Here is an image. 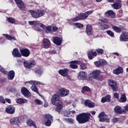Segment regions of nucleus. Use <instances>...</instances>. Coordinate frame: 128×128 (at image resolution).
Segmentation results:
<instances>
[{
	"label": "nucleus",
	"mask_w": 128,
	"mask_h": 128,
	"mask_svg": "<svg viewBox=\"0 0 128 128\" xmlns=\"http://www.w3.org/2000/svg\"><path fill=\"white\" fill-rule=\"evenodd\" d=\"M51 102L52 104L57 106L56 108V112H60L62 110V102L60 100V96L58 94H54L52 96L51 99Z\"/></svg>",
	"instance_id": "f257e3e1"
},
{
	"label": "nucleus",
	"mask_w": 128,
	"mask_h": 128,
	"mask_svg": "<svg viewBox=\"0 0 128 128\" xmlns=\"http://www.w3.org/2000/svg\"><path fill=\"white\" fill-rule=\"evenodd\" d=\"M92 115L90 113H82L76 116V120L78 124H82L88 122Z\"/></svg>",
	"instance_id": "f03ea898"
},
{
	"label": "nucleus",
	"mask_w": 128,
	"mask_h": 128,
	"mask_svg": "<svg viewBox=\"0 0 128 128\" xmlns=\"http://www.w3.org/2000/svg\"><path fill=\"white\" fill-rule=\"evenodd\" d=\"M28 24L30 26H38V24L42 28H43L44 30L46 32V34H50V32H52V26H46L44 24H40L39 21H30L28 22Z\"/></svg>",
	"instance_id": "7ed1b4c3"
},
{
	"label": "nucleus",
	"mask_w": 128,
	"mask_h": 128,
	"mask_svg": "<svg viewBox=\"0 0 128 128\" xmlns=\"http://www.w3.org/2000/svg\"><path fill=\"white\" fill-rule=\"evenodd\" d=\"M30 14H31L32 18H38L44 16V10H38L37 11L31 10L30 11Z\"/></svg>",
	"instance_id": "20e7f679"
},
{
	"label": "nucleus",
	"mask_w": 128,
	"mask_h": 128,
	"mask_svg": "<svg viewBox=\"0 0 128 128\" xmlns=\"http://www.w3.org/2000/svg\"><path fill=\"white\" fill-rule=\"evenodd\" d=\"M108 83L109 86H110L112 90L114 92H116V90H118L116 82L112 80H108Z\"/></svg>",
	"instance_id": "39448f33"
},
{
	"label": "nucleus",
	"mask_w": 128,
	"mask_h": 128,
	"mask_svg": "<svg viewBox=\"0 0 128 128\" xmlns=\"http://www.w3.org/2000/svg\"><path fill=\"white\" fill-rule=\"evenodd\" d=\"M10 124L14 126H18L20 124V122H22L20 117L12 118L11 119H10Z\"/></svg>",
	"instance_id": "423d86ee"
},
{
	"label": "nucleus",
	"mask_w": 128,
	"mask_h": 128,
	"mask_svg": "<svg viewBox=\"0 0 128 128\" xmlns=\"http://www.w3.org/2000/svg\"><path fill=\"white\" fill-rule=\"evenodd\" d=\"M14 2L20 10H26V6H24V3L22 0H14Z\"/></svg>",
	"instance_id": "0eeeda50"
},
{
	"label": "nucleus",
	"mask_w": 128,
	"mask_h": 128,
	"mask_svg": "<svg viewBox=\"0 0 128 128\" xmlns=\"http://www.w3.org/2000/svg\"><path fill=\"white\" fill-rule=\"evenodd\" d=\"M106 113L104 112H102L99 114L98 116V118H99V122H110V119L108 118H104V115Z\"/></svg>",
	"instance_id": "6e6552de"
},
{
	"label": "nucleus",
	"mask_w": 128,
	"mask_h": 128,
	"mask_svg": "<svg viewBox=\"0 0 128 128\" xmlns=\"http://www.w3.org/2000/svg\"><path fill=\"white\" fill-rule=\"evenodd\" d=\"M59 94L60 96L64 98L68 96L70 94V90L68 89H64V88H62L59 90Z\"/></svg>",
	"instance_id": "1a4fd4ad"
},
{
	"label": "nucleus",
	"mask_w": 128,
	"mask_h": 128,
	"mask_svg": "<svg viewBox=\"0 0 128 128\" xmlns=\"http://www.w3.org/2000/svg\"><path fill=\"white\" fill-rule=\"evenodd\" d=\"M52 42L56 46H60L62 42V38L58 36L52 38Z\"/></svg>",
	"instance_id": "9d476101"
},
{
	"label": "nucleus",
	"mask_w": 128,
	"mask_h": 128,
	"mask_svg": "<svg viewBox=\"0 0 128 128\" xmlns=\"http://www.w3.org/2000/svg\"><path fill=\"white\" fill-rule=\"evenodd\" d=\"M16 110V108L12 105L7 106L6 108V112L9 114H14Z\"/></svg>",
	"instance_id": "9b49d317"
},
{
	"label": "nucleus",
	"mask_w": 128,
	"mask_h": 128,
	"mask_svg": "<svg viewBox=\"0 0 128 128\" xmlns=\"http://www.w3.org/2000/svg\"><path fill=\"white\" fill-rule=\"evenodd\" d=\"M21 92L22 93V94H23V96H24L26 98H28V96H32L30 90H28L25 87L22 88Z\"/></svg>",
	"instance_id": "f8f14e48"
},
{
	"label": "nucleus",
	"mask_w": 128,
	"mask_h": 128,
	"mask_svg": "<svg viewBox=\"0 0 128 128\" xmlns=\"http://www.w3.org/2000/svg\"><path fill=\"white\" fill-rule=\"evenodd\" d=\"M112 6L114 10H120L122 8V1L120 0H116V2L112 4Z\"/></svg>",
	"instance_id": "ddd939ff"
},
{
	"label": "nucleus",
	"mask_w": 128,
	"mask_h": 128,
	"mask_svg": "<svg viewBox=\"0 0 128 128\" xmlns=\"http://www.w3.org/2000/svg\"><path fill=\"white\" fill-rule=\"evenodd\" d=\"M69 70L68 68H65L63 70H60L58 71L59 74H60L62 76H68Z\"/></svg>",
	"instance_id": "4468645a"
},
{
	"label": "nucleus",
	"mask_w": 128,
	"mask_h": 128,
	"mask_svg": "<svg viewBox=\"0 0 128 128\" xmlns=\"http://www.w3.org/2000/svg\"><path fill=\"white\" fill-rule=\"evenodd\" d=\"M84 17H82V14H80L78 16H76V17L73 18L72 19H71L69 20L68 22L70 24H72V22H78V20H84Z\"/></svg>",
	"instance_id": "2eb2a0df"
},
{
	"label": "nucleus",
	"mask_w": 128,
	"mask_h": 128,
	"mask_svg": "<svg viewBox=\"0 0 128 128\" xmlns=\"http://www.w3.org/2000/svg\"><path fill=\"white\" fill-rule=\"evenodd\" d=\"M42 46L44 48H49L50 46V41L46 38H44L42 40Z\"/></svg>",
	"instance_id": "dca6fc26"
},
{
	"label": "nucleus",
	"mask_w": 128,
	"mask_h": 128,
	"mask_svg": "<svg viewBox=\"0 0 128 128\" xmlns=\"http://www.w3.org/2000/svg\"><path fill=\"white\" fill-rule=\"evenodd\" d=\"M20 52H21L22 56L28 58L30 54V50L27 48L22 49L20 50Z\"/></svg>",
	"instance_id": "f3484780"
},
{
	"label": "nucleus",
	"mask_w": 128,
	"mask_h": 128,
	"mask_svg": "<svg viewBox=\"0 0 128 128\" xmlns=\"http://www.w3.org/2000/svg\"><path fill=\"white\" fill-rule=\"evenodd\" d=\"M120 42H128V32H124L120 36Z\"/></svg>",
	"instance_id": "a211bd4d"
},
{
	"label": "nucleus",
	"mask_w": 128,
	"mask_h": 128,
	"mask_svg": "<svg viewBox=\"0 0 128 128\" xmlns=\"http://www.w3.org/2000/svg\"><path fill=\"white\" fill-rule=\"evenodd\" d=\"M114 112H116V114H126V110H122V108L118 106H115L114 108Z\"/></svg>",
	"instance_id": "6ab92c4d"
},
{
	"label": "nucleus",
	"mask_w": 128,
	"mask_h": 128,
	"mask_svg": "<svg viewBox=\"0 0 128 128\" xmlns=\"http://www.w3.org/2000/svg\"><path fill=\"white\" fill-rule=\"evenodd\" d=\"M88 54L89 60H92L94 56H96L98 54L96 52H92V50H89L88 52Z\"/></svg>",
	"instance_id": "aec40b11"
},
{
	"label": "nucleus",
	"mask_w": 128,
	"mask_h": 128,
	"mask_svg": "<svg viewBox=\"0 0 128 128\" xmlns=\"http://www.w3.org/2000/svg\"><path fill=\"white\" fill-rule=\"evenodd\" d=\"M12 54L14 58H20L22 56V54L20 52L18 49L16 48L14 49Z\"/></svg>",
	"instance_id": "412c9836"
},
{
	"label": "nucleus",
	"mask_w": 128,
	"mask_h": 128,
	"mask_svg": "<svg viewBox=\"0 0 128 128\" xmlns=\"http://www.w3.org/2000/svg\"><path fill=\"white\" fill-rule=\"evenodd\" d=\"M88 76V74L84 72H79L78 76V80H86V76Z\"/></svg>",
	"instance_id": "4be33fe9"
},
{
	"label": "nucleus",
	"mask_w": 128,
	"mask_h": 128,
	"mask_svg": "<svg viewBox=\"0 0 128 128\" xmlns=\"http://www.w3.org/2000/svg\"><path fill=\"white\" fill-rule=\"evenodd\" d=\"M110 95H106L104 97H103L101 100V102L102 104H104V102H110V98H111Z\"/></svg>",
	"instance_id": "5701e85b"
},
{
	"label": "nucleus",
	"mask_w": 128,
	"mask_h": 128,
	"mask_svg": "<svg viewBox=\"0 0 128 128\" xmlns=\"http://www.w3.org/2000/svg\"><path fill=\"white\" fill-rule=\"evenodd\" d=\"M84 104L88 108H94L96 106V104H94V102H92L90 100H86L84 102Z\"/></svg>",
	"instance_id": "b1692460"
},
{
	"label": "nucleus",
	"mask_w": 128,
	"mask_h": 128,
	"mask_svg": "<svg viewBox=\"0 0 128 128\" xmlns=\"http://www.w3.org/2000/svg\"><path fill=\"white\" fill-rule=\"evenodd\" d=\"M106 16H110L112 18H116V14L114 11L112 10H108L105 14Z\"/></svg>",
	"instance_id": "393cba45"
},
{
	"label": "nucleus",
	"mask_w": 128,
	"mask_h": 128,
	"mask_svg": "<svg viewBox=\"0 0 128 128\" xmlns=\"http://www.w3.org/2000/svg\"><path fill=\"white\" fill-rule=\"evenodd\" d=\"M24 65L25 68H31L32 66H34L36 64L32 62H28V61H24Z\"/></svg>",
	"instance_id": "a878e982"
},
{
	"label": "nucleus",
	"mask_w": 128,
	"mask_h": 128,
	"mask_svg": "<svg viewBox=\"0 0 128 128\" xmlns=\"http://www.w3.org/2000/svg\"><path fill=\"white\" fill-rule=\"evenodd\" d=\"M113 72L114 74H120L124 72V70L122 67H118L113 70Z\"/></svg>",
	"instance_id": "bb28decb"
},
{
	"label": "nucleus",
	"mask_w": 128,
	"mask_h": 128,
	"mask_svg": "<svg viewBox=\"0 0 128 128\" xmlns=\"http://www.w3.org/2000/svg\"><path fill=\"white\" fill-rule=\"evenodd\" d=\"M94 12V10H91L86 12L85 13H82V18H84V20H86L87 18H88L90 14H92Z\"/></svg>",
	"instance_id": "cd10ccee"
},
{
	"label": "nucleus",
	"mask_w": 128,
	"mask_h": 128,
	"mask_svg": "<svg viewBox=\"0 0 128 128\" xmlns=\"http://www.w3.org/2000/svg\"><path fill=\"white\" fill-rule=\"evenodd\" d=\"M16 102L19 104H28V100L22 98H19L16 100Z\"/></svg>",
	"instance_id": "c85d7f7f"
},
{
	"label": "nucleus",
	"mask_w": 128,
	"mask_h": 128,
	"mask_svg": "<svg viewBox=\"0 0 128 128\" xmlns=\"http://www.w3.org/2000/svg\"><path fill=\"white\" fill-rule=\"evenodd\" d=\"M90 74H92V78L96 79L100 74V71L99 70H95Z\"/></svg>",
	"instance_id": "c756f323"
},
{
	"label": "nucleus",
	"mask_w": 128,
	"mask_h": 128,
	"mask_svg": "<svg viewBox=\"0 0 128 128\" xmlns=\"http://www.w3.org/2000/svg\"><path fill=\"white\" fill-rule=\"evenodd\" d=\"M98 27L102 30H107L108 28V26L102 22H99L98 24Z\"/></svg>",
	"instance_id": "7c9ffc66"
},
{
	"label": "nucleus",
	"mask_w": 128,
	"mask_h": 128,
	"mask_svg": "<svg viewBox=\"0 0 128 128\" xmlns=\"http://www.w3.org/2000/svg\"><path fill=\"white\" fill-rule=\"evenodd\" d=\"M14 78V71L11 70L10 71L8 74V80H12Z\"/></svg>",
	"instance_id": "2f4dec72"
},
{
	"label": "nucleus",
	"mask_w": 128,
	"mask_h": 128,
	"mask_svg": "<svg viewBox=\"0 0 128 128\" xmlns=\"http://www.w3.org/2000/svg\"><path fill=\"white\" fill-rule=\"evenodd\" d=\"M92 28L90 24H87L86 26V34L88 36H90L92 34Z\"/></svg>",
	"instance_id": "473e14b6"
},
{
	"label": "nucleus",
	"mask_w": 128,
	"mask_h": 128,
	"mask_svg": "<svg viewBox=\"0 0 128 128\" xmlns=\"http://www.w3.org/2000/svg\"><path fill=\"white\" fill-rule=\"evenodd\" d=\"M27 124L29 126H34L35 128H38V126H36V125L35 122L34 121H33L32 120H29L28 121L26 122Z\"/></svg>",
	"instance_id": "72a5a7b5"
},
{
	"label": "nucleus",
	"mask_w": 128,
	"mask_h": 128,
	"mask_svg": "<svg viewBox=\"0 0 128 128\" xmlns=\"http://www.w3.org/2000/svg\"><path fill=\"white\" fill-rule=\"evenodd\" d=\"M112 30H114V32H122V29L120 28H118V26H114V25H112Z\"/></svg>",
	"instance_id": "f704fd0d"
},
{
	"label": "nucleus",
	"mask_w": 128,
	"mask_h": 128,
	"mask_svg": "<svg viewBox=\"0 0 128 128\" xmlns=\"http://www.w3.org/2000/svg\"><path fill=\"white\" fill-rule=\"evenodd\" d=\"M119 102H126V96L124 94H122L121 98L118 100Z\"/></svg>",
	"instance_id": "c9c22d12"
},
{
	"label": "nucleus",
	"mask_w": 128,
	"mask_h": 128,
	"mask_svg": "<svg viewBox=\"0 0 128 128\" xmlns=\"http://www.w3.org/2000/svg\"><path fill=\"white\" fill-rule=\"evenodd\" d=\"M35 74L37 76H40L42 74V70L40 68H37L35 70Z\"/></svg>",
	"instance_id": "e433bc0d"
},
{
	"label": "nucleus",
	"mask_w": 128,
	"mask_h": 128,
	"mask_svg": "<svg viewBox=\"0 0 128 128\" xmlns=\"http://www.w3.org/2000/svg\"><path fill=\"white\" fill-rule=\"evenodd\" d=\"M78 61H72V63L70 64V66L71 68L76 69L78 68V65L76 64V63H78Z\"/></svg>",
	"instance_id": "4c0bfd02"
},
{
	"label": "nucleus",
	"mask_w": 128,
	"mask_h": 128,
	"mask_svg": "<svg viewBox=\"0 0 128 128\" xmlns=\"http://www.w3.org/2000/svg\"><path fill=\"white\" fill-rule=\"evenodd\" d=\"M3 36L8 40H16V38L10 36V35H8V34H3Z\"/></svg>",
	"instance_id": "58836bf2"
},
{
	"label": "nucleus",
	"mask_w": 128,
	"mask_h": 128,
	"mask_svg": "<svg viewBox=\"0 0 128 128\" xmlns=\"http://www.w3.org/2000/svg\"><path fill=\"white\" fill-rule=\"evenodd\" d=\"M30 89L32 92H36L38 94H40V92H38V88H36V85H33Z\"/></svg>",
	"instance_id": "ea45409f"
},
{
	"label": "nucleus",
	"mask_w": 128,
	"mask_h": 128,
	"mask_svg": "<svg viewBox=\"0 0 128 128\" xmlns=\"http://www.w3.org/2000/svg\"><path fill=\"white\" fill-rule=\"evenodd\" d=\"M90 92V88H88V86H84L82 88L81 92H82V94H84V92Z\"/></svg>",
	"instance_id": "a19ab883"
},
{
	"label": "nucleus",
	"mask_w": 128,
	"mask_h": 128,
	"mask_svg": "<svg viewBox=\"0 0 128 128\" xmlns=\"http://www.w3.org/2000/svg\"><path fill=\"white\" fill-rule=\"evenodd\" d=\"M65 120L66 122H68V124H74V119L70 118H65Z\"/></svg>",
	"instance_id": "79ce46f5"
},
{
	"label": "nucleus",
	"mask_w": 128,
	"mask_h": 128,
	"mask_svg": "<svg viewBox=\"0 0 128 128\" xmlns=\"http://www.w3.org/2000/svg\"><path fill=\"white\" fill-rule=\"evenodd\" d=\"M45 118L47 120H52V116L50 114H45Z\"/></svg>",
	"instance_id": "37998d69"
},
{
	"label": "nucleus",
	"mask_w": 128,
	"mask_h": 128,
	"mask_svg": "<svg viewBox=\"0 0 128 128\" xmlns=\"http://www.w3.org/2000/svg\"><path fill=\"white\" fill-rule=\"evenodd\" d=\"M8 22H10V24H15L16 23V20L12 18H7Z\"/></svg>",
	"instance_id": "c03bdc74"
},
{
	"label": "nucleus",
	"mask_w": 128,
	"mask_h": 128,
	"mask_svg": "<svg viewBox=\"0 0 128 128\" xmlns=\"http://www.w3.org/2000/svg\"><path fill=\"white\" fill-rule=\"evenodd\" d=\"M96 52L98 54H104V50L102 48H98L96 50Z\"/></svg>",
	"instance_id": "a18cd8bd"
},
{
	"label": "nucleus",
	"mask_w": 128,
	"mask_h": 128,
	"mask_svg": "<svg viewBox=\"0 0 128 128\" xmlns=\"http://www.w3.org/2000/svg\"><path fill=\"white\" fill-rule=\"evenodd\" d=\"M80 70H86V64L84 63H81L80 64Z\"/></svg>",
	"instance_id": "49530a36"
},
{
	"label": "nucleus",
	"mask_w": 128,
	"mask_h": 128,
	"mask_svg": "<svg viewBox=\"0 0 128 128\" xmlns=\"http://www.w3.org/2000/svg\"><path fill=\"white\" fill-rule=\"evenodd\" d=\"M26 118H28V116L26 115H22L20 116V118L21 122H24V120H26Z\"/></svg>",
	"instance_id": "de8ad7c7"
},
{
	"label": "nucleus",
	"mask_w": 128,
	"mask_h": 128,
	"mask_svg": "<svg viewBox=\"0 0 128 128\" xmlns=\"http://www.w3.org/2000/svg\"><path fill=\"white\" fill-rule=\"evenodd\" d=\"M0 72H2L3 74H8V72L4 68H2V66L0 65Z\"/></svg>",
	"instance_id": "09e8293b"
},
{
	"label": "nucleus",
	"mask_w": 128,
	"mask_h": 128,
	"mask_svg": "<svg viewBox=\"0 0 128 128\" xmlns=\"http://www.w3.org/2000/svg\"><path fill=\"white\" fill-rule=\"evenodd\" d=\"M52 120H47L45 122L44 124L46 126H50V124H52Z\"/></svg>",
	"instance_id": "8fccbe9b"
},
{
	"label": "nucleus",
	"mask_w": 128,
	"mask_h": 128,
	"mask_svg": "<svg viewBox=\"0 0 128 128\" xmlns=\"http://www.w3.org/2000/svg\"><path fill=\"white\" fill-rule=\"evenodd\" d=\"M74 26H76V28H84V25L80 23H76L74 24Z\"/></svg>",
	"instance_id": "3c124183"
},
{
	"label": "nucleus",
	"mask_w": 128,
	"mask_h": 128,
	"mask_svg": "<svg viewBox=\"0 0 128 128\" xmlns=\"http://www.w3.org/2000/svg\"><path fill=\"white\" fill-rule=\"evenodd\" d=\"M96 80H99L100 82H102V80H104V77H102V76L100 75V74L96 78Z\"/></svg>",
	"instance_id": "603ef678"
},
{
	"label": "nucleus",
	"mask_w": 128,
	"mask_h": 128,
	"mask_svg": "<svg viewBox=\"0 0 128 128\" xmlns=\"http://www.w3.org/2000/svg\"><path fill=\"white\" fill-rule=\"evenodd\" d=\"M34 102L35 104H38V105L42 104V102L38 99H36L34 100Z\"/></svg>",
	"instance_id": "864d4df0"
},
{
	"label": "nucleus",
	"mask_w": 128,
	"mask_h": 128,
	"mask_svg": "<svg viewBox=\"0 0 128 128\" xmlns=\"http://www.w3.org/2000/svg\"><path fill=\"white\" fill-rule=\"evenodd\" d=\"M100 22L106 24L108 22V20L104 18H102L100 19Z\"/></svg>",
	"instance_id": "5fc2aeb1"
},
{
	"label": "nucleus",
	"mask_w": 128,
	"mask_h": 128,
	"mask_svg": "<svg viewBox=\"0 0 128 128\" xmlns=\"http://www.w3.org/2000/svg\"><path fill=\"white\" fill-rule=\"evenodd\" d=\"M108 34V36H112V38H113L114 36V32H112L111 30H108L106 32Z\"/></svg>",
	"instance_id": "6e6d98bb"
},
{
	"label": "nucleus",
	"mask_w": 128,
	"mask_h": 128,
	"mask_svg": "<svg viewBox=\"0 0 128 128\" xmlns=\"http://www.w3.org/2000/svg\"><path fill=\"white\" fill-rule=\"evenodd\" d=\"M36 86H42L43 84H42V82L34 80V85L36 86Z\"/></svg>",
	"instance_id": "4d7b16f0"
},
{
	"label": "nucleus",
	"mask_w": 128,
	"mask_h": 128,
	"mask_svg": "<svg viewBox=\"0 0 128 128\" xmlns=\"http://www.w3.org/2000/svg\"><path fill=\"white\" fill-rule=\"evenodd\" d=\"M0 102H2V104H6V100H4V96H0Z\"/></svg>",
	"instance_id": "13d9d810"
},
{
	"label": "nucleus",
	"mask_w": 128,
	"mask_h": 128,
	"mask_svg": "<svg viewBox=\"0 0 128 128\" xmlns=\"http://www.w3.org/2000/svg\"><path fill=\"white\" fill-rule=\"evenodd\" d=\"M120 96V94L116 92L114 94V98H116L117 100H118Z\"/></svg>",
	"instance_id": "bf43d9fd"
},
{
	"label": "nucleus",
	"mask_w": 128,
	"mask_h": 128,
	"mask_svg": "<svg viewBox=\"0 0 128 128\" xmlns=\"http://www.w3.org/2000/svg\"><path fill=\"white\" fill-rule=\"evenodd\" d=\"M27 84H34V80L28 81L24 82V84L26 85Z\"/></svg>",
	"instance_id": "052dcab7"
},
{
	"label": "nucleus",
	"mask_w": 128,
	"mask_h": 128,
	"mask_svg": "<svg viewBox=\"0 0 128 128\" xmlns=\"http://www.w3.org/2000/svg\"><path fill=\"white\" fill-rule=\"evenodd\" d=\"M118 120V118H114L112 120V122H117Z\"/></svg>",
	"instance_id": "680f3d73"
},
{
	"label": "nucleus",
	"mask_w": 128,
	"mask_h": 128,
	"mask_svg": "<svg viewBox=\"0 0 128 128\" xmlns=\"http://www.w3.org/2000/svg\"><path fill=\"white\" fill-rule=\"evenodd\" d=\"M94 64L96 66H100L101 64H100V62H98V61H97V62H94Z\"/></svg>",
	"instance_id": "e2e57ef3"
},
{
	"label": "nucleus",
	"mask_w": 128,
	"mask_h": 128,
	"mask_svg": "<svg viewBox=\"0 0 128 128\" xmlns=\"http://www.w3.org/2000/svg\"><path fill=\"white\" fill-rule=\"evenodd\" d=\"M52 30L53 32H56V30H58V28L56 26H54L52 28Z\"/></svg>",
	"instance_id": "0e129e2a"
},
{
	"label": "nucleus",
	"mask_w": 128,
	"mask_h": 128,
	"mask_svg": "<svg viewBox=\"0 0 128 128\" xmlns=\"http://www.w3.org/2000/svg\"><path fill=\"white\" fill-rule=\"evenodd\" d=\"M124 108H125V112H128V104L126 105L124 107Z\"/></svg>",
	"instance_id": "69168bd1"
},
{
	"label": "nucleus",
	"mask_w": 128,
	"mask_h": 128,
	"mask_svg": "<svg viewBox=\"0 0 128 128\" xmlns=\"http://www.w3.org/2000/svg\"><path fill=\"white\" fill-rule=\"evenodd\" d=\"M36 30H38V32H42V28L38 26H36Z\"/></svg>",
	"instance_id": "338daca9"
},
{
	"label": "nucleus",
	"mask_w": 128,
	"mask_h": 128,
	"mask_svg": "<svg viewBox=\"0 0 128 128\" xmlns=\"http://www.w3.org/2000/svg\"><path fill=\"white\" fill-rule=\"evenodd\" d=\"M6 101L8 102V104H11L12 101H10V99L6 98Z\"/></svg>",
	"instance_id": "774afa93"
}]
</instances>
